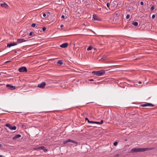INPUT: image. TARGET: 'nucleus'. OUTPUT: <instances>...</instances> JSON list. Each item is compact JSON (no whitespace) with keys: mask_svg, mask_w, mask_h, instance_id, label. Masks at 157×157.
Here are the masks:
<instances>
[{"mask_svg":"<svg viewBox=\"0 0 157 157\" xmlns=\"http://www.w3.org/2000/svg\"><path fill=\"white\" fill-rule=\"evenodd\" d=\"M152 149L151 148H134L132 149L131 151L132 152H142L145 151H146L150 150Z\"/></svg>","mask_w":157,"mask_h":157,"instance_id":"f257e3e1","label":"nucleus"},{"mask_svg":"<svg viewBox=\"0 0 157 157\" xmlns=\"http://www.w3.org/2000/svg\"><path fill=\"white\" fill-rule=\"evenodd\" d=\"M105 71L102 70L98 71H94L92 72L93 75L100 76L104 75L105 74Z\"/></svg>","mask_w":157,"mask_h":157,"instance_id":"f03ea898","label":"nucleus"},{"mask_svg":"<svg viewBox=\"0 0 157 157\" xmlns=\"http://www.w3.org/2000/svg\"><path fill=\"white\" fill-rule=\"evenodd\" d=\"M38 40V37L36 36L34 37V38H32V37H30V46L38 44L37 43Z\"/></svg>","mask_w":157,"mask_h":157,"instance_id":"7ed1b4c3","label":"nucleus"},{"mask_svg":"<svg viewBox=\"0 0 157 157\" xmlns=\"http://www.w3.org/2000/svg\"><path fill=\"white\" fill-rule=\"evenodd\" d=\"M69 142H71L74 143L76 144V146H77L78 144V142L75 141L70 139H67V140L64 141L63 142V144H66Z\"/></svg>","mask_w":157,"mask_h":157,"instance_id":"20e7f679","label":"nucleus"},{"mask_svg":"<svg viewBox=\"0 0 157 157\" xmlns=\"http://www.w3.org/2000/svg\"><path fill=\"white\" fill-rule=\"evenodd\" d=\"M140 106L141 107H153L154 105L151 103H147L145 104H141Z\"/></svg>","mask_w":157,"mask_h":157,"instance_id":"39448f33","label":"nucleus"},{"mask_svg":"<svg viewBox=\"0 0 157 157\" xmlns=\"http://www.w3.org/2000/svg\"><path fill=\"white\" fill-rule=\"evenodd\" d=\"M6 126L8 127L11 130H15L16 129L17 127L16 126H12L9 124L7 123L6 124Z\"/></svg>","mask_w":157,"mask_h":157,"instance_id":"423d86ee","label":"nucleus"},{"mask_svg":"<svg viewBox=\"0 0 157 157\" xmlns=\"http://www.w3.org/2000/svg\"><path fill=\"white\" fill-rule=\"evenodd\" d=\"M18 71L20 72H26L27 70L25 67H22L19 69Z\"/></svg>","mask_w":157,"mask_h":157,"instance_id":"0eeeda50","label":"nucleus"},{"mask_svg":"<svg viewBox=\"0 0 157 157\" xmlns=\"http://www.w3.org/2000/svg\"><path fill=\"white\" fill-rule=\"evenodd\" d=\"M93 20L94 21H101V19L95 14L93 15Z\"/></svg>","mask_w":157,"mask_h":157,"instance_id":"6e6552de","label":"nucleus"},{"mask_svg":"<svg viewBox=\"0 0 157 157\" xmlns=\"http://www.w3.org/2000/svg\"><path fill=\"white\" fill-rule=\"evenodd\" d=\"M45 85V82H42L41 83L38 84V87L39 88H43L44 87Z\"/></svg>","mask_w":157,"mask_h":157,"instance_id":"1a4fd4ad","label":"nucleus"},{"mask_svg":"<svg viewBox=\"0 0 157 157\" xmlns=\"http://www.w3.org/2000/svg\"><path fill=\"white\" fill-rule=\"evenodd\" d=\"M17 43H11L10 44H7V47L10 48L12 46H15L17 45Z\"/></svg>","mask_w":157,"mask_h":157,"instance_id":"9d476101","label":"nucleus"},{"mask_svg":"<svg viewBox=\"0 0 157 157\" xmlns=\"http://www.w3.org/2000/svg\"><path fill=\"white\" fill-rule=\"evenodd\" d=\"M6 87H8L10 90H14L16 89L15 86L8 84L6 85Z\"/></svg>","mask_w":157,"mask_h":157,"instance_id":"9b49d317","label":"nucleus"},{"mask_svg":"<svg viewBox=\"0 0 157 157\" xmlns=\"http://www.w3.org/2000/svg\"><path fill=\"white\" fill-rule=\"evenodd\" d=\"M21 135L20 134L16 135L13 137V139L14 140H16L17 139L21 137Z\"/></svg>","mask_w":157,"mask_h":157,"instance_id":"f8f14e48","label":"nucleus"},{"mask_svg":"<svg viewBox=\"0 0 157 157\" xmlns=\"http://www.w3.org/2000/svg\"><path fill=\"white\" fill-rule=\"evenodd\" d=\"M39 150H43L45 152L48 151V150L46 149L43 146L39 147Z\"/></svg>","mask_w":157,"mask_h":157,"instance_id":"ddd939ff","label":"nucleus"},{"mask_svg":"<svg viewBox=\"0 0 157 157\" xmlns=\"http://www.w3.org/2000/svg\"><path fill=\"white\" fill-rule=\"evenodd\" d=\"M68 45V43H65L61 45H60V47L63 48H67Z\"/></svg>","mask_w":157,"mask_h":157,"instance_id":"4468645a","label":"nucleus"},{"mask_svg":"<svg viewBox=\"0 0 157 157\" xmlns=\"http://www.w3.org/2000/svg\"><path fill=\"white\" fill-rule=\"evenodd\" d=\"M0 4L2 7H4L6 8H7L8 6V5L5 2L3 3H1Z\"/></svg>","mask_w":157,"mask_h":157,"instance_id":"2eb2a0df","label":"nucleus"},{"mask_svg":"<svg viewBox=\"0 0 157 157\" xmlns=\"http://www.w3.org/2000/svg\"><path fill=\"white\" fill-rule=\"evenodd\" d=\"M26 41V40H25L24 39H18L17 40V43H21L22 42H25Z\"/></svg>","mask_w":157,"mask_h":157,"instance_id":"dca6fc26","label":"nucleus"},{"mask_svg":"<svg viewBox=\"0 0 157 157\" xmlns=\"http://www.w3.org/2000/svg\"><path fill=\"white\" fill-rule=\"evenodd\" d=\"M103 122L104 121L103 120H101L100 122L94 121V124H101L103 123Z\"/></svg>","mask_w":157,"mask_h":157,"instance_id":"f3484780","label":"nucleus"},{"mask_svg":"<svg viewBox=\"0 0 157 157\" xmlns=\"http://www.w3.org/2000/svg\"><path fill=\"white\" fill-rule=\"evenodd\" d=\"M132 24L135 26H137L138 25V23L137 22H133L132 23Z\"/></svg>","mask_w":157,"mask_h":157,"instance_id":"a211bd4d","label":"nucleus"},{"mask_svg":"<svg viewBox=\"0 0 157 157\" xmlns=\"http://www.w3.org/2000/svg\"><path fill=\"white\" fill-rule=\"evenodd\" d=\"M63 63L62 60H60L59 61H58L57 63V64L60 65H62L63 64Z\"/></svg>","mask_w":157,"mask_h":157,"instance_id":"6ab92c4d","label":"nucleus"},{"mask_svg":"<svg viewBox=\"0 0 157 157\" xmlns=\"http://www.w3.org/2000/svg\"><path fill=\"white\" fill-rule=\"evenodd\" d=\"M92 47L91 46H90L87 48V50L88 51L92 49Z\"/></svg>","mask_w":157,"mask_h":157,"instance_id":"aec40b11","label":"nucleus"},{"mask_svg":"<svg viewBox=\"0 0 157 157\" xmlns=\"http://www.w3.org/2000/svg\"><path fill=\"white\" fill-rule=\"evenodd\" d=\"M154 9H155V7H154V6H153L151 7V8L150 9V10L151 11H152Z\"/></svg>","mask_w":157,"mask_h":157,"instance_id":"412c9836","label":"nucleus"},{"mask_svg":"<svg viewBox=\"0 0 157 157\" xmlns=\"http://www.w3.org/2000/svg\"><path fill=\"white\" fill-rule=\"evenodd\" d=\"M88 122L90 123H94V121H90L89 120H88Z\"/></svg>","mask_w":157,"mask_h":157,"instance_id":"4be33fe9","label":"nucleus"},{"mask_svg":"<svg viewBox=\"0 0 157 157\" xmlns=\"http://www.w3.org/2000/svg\"><path fill=\"white\" fill-rule=\"evenodd\" d=\"M118 144L117 142H115L113 143V145L115 146H117Z\"/></svg>","mask_w":157,"mask_h":157,"instance_id":"5701e85b","label":"nucleus"},{"mask_svg":"<svg viewBox=\"0 0 157 157\" xmlns=\"http://www.w3.org/2000/svg\"><path fill=\"white\" fill-rule=\"evenodd\" d=\"M130 17V15L129 14H128L126 16V18L127 19H128Z\"/></svg>","mask_w":157,"mask_h":157,"instance_id":"b1692460","label":"nucleus"},{"mask_svg":"<svg viewBox=\"0 0 157 157\" xmlns=\"http://www.w3.org/2000/svg\"><path fill=\"white\" fill-rule=\"evenodd\" d=\"M33 149L34 150H39V147H34Z\"/></svg>","mask_w":157,"mask_h":157,"instance_id":"393cba45","label":"nucleus"},{"mask_svg":"<svg viewBox=\"0 0 157 157\" xmlns=\"http://www.w3.org/2000/svg\"><path fill=\"white\" fill-rule=\"evenodd\" d=\"M106 5H107V7L109 8V6L110 5V3H109V2H108L107 4H106Z\"/></svg>","mask_w":157,"mask_h":157,"instance_id":"a878e982","label":"nucleus"},{"mask_svg":"<svg viewBox=\"0 0 157 157\" xmlns=\"http://www.w3.org/2000/svg\"><path fill=\"white\" fill-rule=\"evenodd\" d=\"M36 25V24L34 23H33L32 24V26L33 27H35Z\"/></svg>","mask_w":157,"mask_h":157,"instance_id":"bb28decb","label":"nucleus"},{"mask_svg":"<svg viewBox=\"0 0 157 157\" xmlns=\"http://www.w3.org/2000/svg\"><path fill=\"white\" fill-rule=\"evenodd\" d=\"M46 30V28L45 27H44L42 29V30L43 31H45Z\"/></svg>","mask_w":157,"mask_h":157,"instance_id":"cd10ccee","label":"nucleus"},{"mask_svg":"<svg viewBox=\"0 0 157 157\" xmlns=\"http://www.w3.org/2000/svg\"><path fill=\"white\" fill-rule=\"evenodd\" d=\"M155 14H153L152 16V18L153 19L155 18Z\"/></svg>","mask_w":157,"mask_h":157,"instance_id":"c85d7f7f","label":"nucleus"},{"mask_svg":"<svg viewBox=\"0 0 157 157\" xmlns=\"http://www.w3.org/2000/svg\"><path fill=\"white\" fill-rule=\"evenodd\" d=\"M46 14L45 13H44L43 14V16L44 17H46Z\"/></svg>","mask_w":157,"mask_h":157,"instance_id":"c756f323","label":"nucleus"},{"mask_svg":"<svg viewBox=\"0 0 157 157\" xmlns=\"http://www.w3.org/2000/svg\"><path fill=\"white\" fill-rule=\"evenodd\" d=\"M140 4L142 5V6H143L144 5V2L142 1L141 2H140Z\"/></svg>","mask_w":157,"mask_h":157,"instance_id":"7c9ffc66","label":"nucleus"},{"mask_svg":"<svg viewBox=\"0 0 157 157\" xmlns=\"http://www.w3.org/2000/svg\"><path fill=\"white\" fill-rule=\"evenodd\" d=\"M116 15L117 16V17H119V16L120 14H118V13H116Z\"/></svg>","mask_w":157,"mask_h":157,"instance_id":"2f4dec72","label":"nucleus"},{"mask_svg":"<svg viewBox=\"0 0 157 157\" xmlns=\"http://www.w3.org/2000/svg\"><path fill=\"white\" fill-rule=\"evenodd\" d=\"M33 33V32H30V36L32 35Z\"/></svg>","mask_w":157,"mask_h":157,"instance_id":"473e14b6","label":"nucleus"},{"mask_svg":"<svg viewBox=\"0 0 157 157\" xmlns=\"http://www.w3.org/2000/svg\"><path fill=\"white\" fill-rule=\"evenodd\" d=\"M61 18H65V16L64 15H62L61 16Z\"/></svg>","mask_w":157,"mask_h":157,"instance_id":"72a5a7b5","label":"nucleus"},{"mask_svg":"<svg viewBox=\"0 0 157 157\" xmlns=\"http://www.w3.org/2000/svg\"><path fill=\"white\" fill-rule=\"evenodd\" d=\"M11 62V60H10V61H7L5 63H8L10 62Z\"/></svg>","mask_w":157,"mask_h":157,"instance_id":"f704fd0d","label":"nucleus"},{"mask_svg":"<svg viewBox=\"0 0 157 157\" xmlns=\"http://www.w3.org/2000/svg\"><path fill=\"white\" fill-rule=\"evenodd\" d=\"M63 27V25H60V27H61V28H62V27Z\"/></svg>","mask_w":157,"mask_h":157,"instance_id":"c9c22d12","label":"nucleus"},{"mask_svg":"<svg viewBox=\"0 0 157 157\" xmlns=\"http://www.w3.org/2000/svg\"><path fill=\"white\" fill-rule=\"evenodd\" d=\"M87 120V121H88V120H89V119H88V118H85V120Z\"/></svg>","mask_w":157,"mask_h":157,"instance_id":"e433bc0d","label":"nucleus"},{"mask_svg":"<svg viewBox=\"0 0 157 157\" xmlns=\"http://www.w3.org/2000/svg\"><path fill=\"white\" fill-rule=\"evenodd\" d=\"M47 14L48 15V14H50V12H47Z\"/></svg>","mask_w":157,"mask_h":157,"instance_id":"4c0bfd02","label":"nucleus"},{"mask_svg":"<svg viewBox=\"0 0 157 157\" xmlns=\"http://www.w3.org/2000/svg\"><path fill=\"white\" fill-rule=\"evenodd\" d=\"M139 84H141L142 83V82L141 81H140V82H139Z\"/></svg>","mask_w":157,"mask_h":157,"instance_id":"58836bf2","label":"nucleus"},{"mask_svg":"<svg viewBox=\"0 0 157 157\" xmlns=\"http://www.w3.org/2000/svg\"><path fill=\"white\" fill-rule=\"evenodd\" d=\"M90 81H93L94 80L93 79H91L90 80Z\"/></svg>","mask_w":157,"mask_h":157,"instance_id":"ea45409f","label":"nucleus"},{"mask_svg":"<svg viewBox=\"0 0 157 157\" xmlns=\"http://www.w3.org/2000/svg\"><path fill=\"white\" fill-rule=\"evenodd\" d=\"M2 146V145L1 144H0V147H1Z\"/></svg>","mask_w":157,"mask_h":157,"instance_id":"a19ab883","label":"nucleus"},{"mask_svg":"<svg viewBox=\"0 0 157 157\" xmlns=\"http://www.w3.org/2000/svg\"><path fill=\"white\" fill-rule=\"evenodd\" d=\"M0 157H5L3 156L2 155H0Z\"/></svg>","mask_w":157,"mask_h":157,"instance_id":"79ce46f5","label":"nucleus"},{"mask_svg":"<svg viewBox=\"0 0 157 157\" xmlns=\"http://www.w3.org/2000/svg\"><path fill=\"white\" fill-rule=\"evenodd\" d=\"M38 27V26H36V27Z\"/></svg>","mask_w":157,"mask_h":157,"instance_id":"37998d69","label":"nucleus"}]
</instances>
